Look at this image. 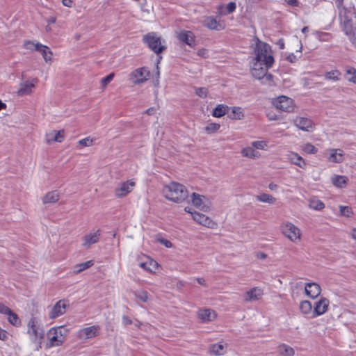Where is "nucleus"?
Returning <instances> with one entry per match:
<instances>
[{"label":"nucleus","mask_w":356,"mask_h":356,"mask_svg":"<svg viewBox=\"0 0 356 356\" xmlns=\"http://www.w3.org/2000/svg\"><path fill=\"white\" fill-rule=\"evenodd\" d=\"M163 196L168 200L181 204L188 197V191L181 184L172 181L163 186L161 191Z\"/></svg>","instance_id":"nucleus-1"},{"label":"nucleus","mask_w":356,"mask_h":356,"mask_svg":"<svg viewBox=\"0 0 356 356\" xmlns=\"http://www.w3.org/2000/svg\"><path fill=\"white\" fill-rule=\"evenodd\" d=\"M30 341L38 350L41 348V344L44 338V330L40 327L35 318H31L27 323V331Z\"/></svg>","instance_id":"nucleus-2"},{"label":"nucleus","mask_w":356,"mask_h":356,"mask_svg":"<svg viewBox=\"0 0 356 356\" xmlns=\"http://www.w3.org/2000/svg\"><path fill=\"white\" fill-rule=\"evenodd\" d=\"M70 330L63 325L51 327L47 332V348L62 346L66 340Z\"/></svg>","instance_id":"nucleus-3"},{"label":"nucleus","mask_w":356,"mask_h":356,"mask_svg":"<svg viewBox=\"0 0 356 356\" xmlns=\"http://www.w3.org/2000/svg\"><path fill=\"white\" fill-rule=\"evenodd\" d=\"M254 53L255 56L252 60L264 62V65H266V67H272L274 58L269 44L257 39Z\"/></svg>","instance_id":"nucleus-4"},{"label":"nucleus","mask_w":356,"mask_h":356,"mask_svg":"<svg viewBox=\"0 0 356 356\" xmlns=\"http://www.w3.org/2000/svg\"><path fill=\"white\" fill-rule=\"evenodd\" d=\"M282 234L293 243H299L302 240V232L300 229L293 222L285 220L280 225Z\"/></svg>","instance_id":"nucleus-5"},{"label":"nucleus","mask_w":356,"mask_h":356,"mask_svg":"<svg viewBox=\"0 0 356 356\" xmlns=\"http://www.w3.org/2000/svg\"><path fill=\"white\" fill-rule=\"evenodd\" d=\"M270 67H266L264 62L252 60L250 63V72L252 76L261 81L262 83H268L272 81L273 76L267 73Z\"/></svg>","instance_id":"nucleus-6"},{"label":"nucleus","mask_w":356,"mask_h":356,"mask_svg":"<svg viewBox=\"0 0 356 356\" xmlns=\"http://www.w3.org/2000/svg\"><path fill=\"white\" fill-rule=\"evenodd\" d=\"M143 40L148 44L149 47L156 54H159L165 49L163 44L164 41L161 37L155 33H150L143 37Z\"/></svg>","instance_id":"nucleus-7"},{"label":"nucleus","mask_w":356,"mask_h":356,"mask_svg":"<svg viewBox=\"0 0 356 356\" xmlns=\"http://www.w3.org/2000/svg\"><path fill=\"white\" fill-rule=\"evenodd\" d=\"M151 73L149 70L145 67H138L133 70L129 74V80L134 85L144 83L150 79Z\"/></svg>","instance_id":"nucleus-8"},{"label":"nucleus","mask_w":356,"mask_h":356,"mask_svg":"<svg viewBox=\"0 0 356 356\" xmlns=\"http://www.w3.org/2000/svg\"><path fill=\"white\" fill-rule=\"evenodd\" d=\"M293 288H304L305 295L313 300L316 299L318 296H319L321 293V288L320 285L316 282H307L305 284L299 282L296 283L293 286Z\"/></svg>","instance_id":"nucleus-9"},{"label":"nucleus","mask_w":356,"mask_h":356,"mask_svg":"<svg viewBox=\"0 0 356 356\" xmlns=\"http://www.w3.org/2000/svg\"><path fill=\"white\" fill-rule=\"evenodd\" d=\"M292 123L299 130L306 132H313L316 127L312 120L304 116H296L293 119Z\"/></svg>","instance_id":"nucleus-10"},{"label":"nucleus","mask_w":356,"mask_h":356,"mask_svg":"<svg viewBox=\"0 0 356 356\" xmlns=\"http://www.w3.org/2000/svg\"><path fill=\"white\" fill-rule=\"evenodd\" d=\"M337 6L340 8L339 15L341 21H343L344 27L352 26V21L356 18L355 8L351 4L348 6H342V2L339 6Z\"/></svg>","instance_id":"nucleus-11"},{"label":"nucleus","mask_w":356,"mask_h":356,"mask_svg":"<svg viewBox=\"0 0 356 356\" xmlns=\"http://www.w3.org/2000/svg\"><path fill=\"white\" fill-rule=\"evenodd\" d=\"M273 105L278 110L284 112H292L294 109L293 100L286 96L282 95L275 98L273 102Z\"/></svg>","instance_id":"nucleus-12"},{"label":"nucleus","mask_w":356,"mask_h":356,"mask_svg":"<svg viewBox=\"0 0 356 356\" xmlns=\"http://www.w3.org/2000/svg\"><path fill=\"white\" fill-rule=\"evenodd\" d=\"M38 82L37 78L21 81L16 92L17 95L20 97L30 95L35 88Z\"/></svg>","instance_id":"nucleus-13"},{"label":"nucleus","mask_w":356,"mask_h":356,"mask_svg":"<svg viewBox=\"0 0 356 356\" xmlns=\"http://www.w3.org/2000/svg\"><path fill=\"white\" fill-rule=\"evenodd\" d=\"M98 325H92L79 329L76 332V337L80 340H88L95 337L99 332Z\"/></svg>","instance_id":"nucleus-14"},{"label":"nucleus","mask_w":356,"mask_h":356,"mask_svg":"<svg viewBox=\"0 0 356 356\" xmlns=\"http://www.w3.org/2000/svg\"><path fill=\"white\" fill-rule=\"evenodd\" d=\"M136 186V182L133 179L127 180L120 183L115 189V195L118 197H123L130 193Z\"/></svg>","instance_id":"nucleus-15"},{"label":"nucleus","mask_w":356,"mask_h":356,"mask_svg":"<svg viewBox=\"0 0 356 356\" xmlns=\"http://www.w3.org/2000/svg\"><path fill=\"white\" fill-rule=\"evenodd\" d=\"M191 202L194 207L204 212L210 211L208 199L204 195L193 193L191 196Z\"/></svg>","instance_id":"nucleus-16"},{"label":"nucleus","mask_w":356,"mask_h":356,"mask_svg":"<svg viewBox=\"0 0 356 356\" xmlns=\"http://www.w3.org/2000/svg\"><path fill=\"white\" fill-rule=\"evenodd\" d=\"M330 302L325 297H321L314 303V318L325 314L330 307Z\"/></svg>","instance_id":"nucleus-17"},{"label":"nucleus","mask_w":356,"mask_h":356,"mask_svg":"<svg viewBox=\"0 0 356 356\" xmlns=\"http://www.w3.org/2000/svg\"><path fill=\"white\" fill-rule=\"evenodd\" d=\"M326 159L328 162L340 163L344 161V152L339 148L327 149L325 152Z\"/></svg>","instance_id":"nucleus-18"},{"label":"nucleus","mask_w":356,"mask_h":356,"mask_svg":"<svg viewBox=\"0 0 356 356\" xmlns=\"http://www.w3.org/2000/svg\"><path fill=\"white\" fill-rule=\"evenodd\" d=\"M264 296V289L260 286H254L246 291L243 294V300L246 302L259 300Z\"/></svg>","instance_id":"nucleus-19"},{"label":"nucleus","mask_w":356,"mask_h":356,"mask_svg":"<svg viewBox=\"0 0 356 356\" xmlns=\"http://www.w3.org/2000/svg\"><path fill=\"white\" fill-rule=\"evenodd\" d=\"M67 304L65 300H60L58 301L53 307H51L49 317L50 319H55L66 312Z\"/></svg>","instance_id":"nucleus-20"},{"label":"nucleus","mask_w":356,"mask_h":356,"mask_svg":"<svg viewBox=\"0 0 356 356\" xmlns=\"http://www.w3.org/2000/svg\"><path fill=\"white\" fill-rule=\"evenodd\" d=\"M141 261L139 262L138 266L146 271L154 273L158 269L159 265L157 261L146 255H143L140 257Z\"/></svg>","instance_id":"nucleus-21"},{"label":"nucleus","mask_w":356,"mask_h":356,"mask_svg":"<svg viewBox=\"0 0 356 356\" xmlns=\"http://www.w3.org/2000/svg\"><path fill=\"white\" fill-rule=\"evenodd\" d=\"M203 25L207 29L214 31H221L225 29L223 22L212 16L206 17L203 21Z\"/></svg>","instance_id":"nucleus-22"},{"label":"nucleus","mask_w":356,"mask_h":356,"mask_svg":"<svg viewBox=\"0 0 356 356\" xmlns=\"http://www.w3.org/2000/svg\"><path fill=\"white\" fill-rule=\"evenodd\" d=\"M65 138L64 130H51L46 134L45 140L48 144L53 143H61Z\"/></svg>","instance_id":"nucleus-23"},{"label":"nucleus","mask_w":356,"mask_h":356,"mask_svg":"<svg viewBox=\"0 0 356 356\" xmlns=\"http://www.w3.org/2000/svg\"><path fill=\"white\" fill-rule=\"evenodd\" d=\"M100 237V231L96 230L85 235L82 238V246L86 248H90L91 245L97 243Z\"/></svg>","instance_id":"nucleus-24"},{"label":"nucleus","mask_w":356,"mask_h":356,"mask_svg":"<svg viewBox=\"0 0 356 356\" xmlns=\"http://www.w3.org/2000/svg\"><path fill=\"white\" fill-rule=\"evenodd\" d=\"M192 218L197 223L203 226L213 228L215 225V222L209 217L197 211L192 213Z\"/></svg>","instance_id":"nucleus-25"},{"label":"nucleus","mask_w":356,"mask_h":356,"mask_svg":"<svg viewBox=\"0 0 356 356\" xmlns=\"http://www.w3.org/2000/svg\"><path fill=\"white\" fill-rule=\"evenodd\" d=\"M177 39L190 47H193L195 43V35L190 31L181 30L177 33Z\"/></svg>","instance_id":"nucleus-26"},{"label":"nucleus","mask_w":356,"mask_h":356,"mask_svg":"<svg viewBox=\"0 0 356 356\" xmlns=\"http://www.w3.org/2000/svg\"><path fill=\"white\" fill-rule=\"evenodd\" d=\"M227 352V344L223 341L213 343L209 346V353L215 356H221Z\"/></svg>","instance_id":"nucleus-27"},{"label":"nucleus","mask_w":356,"mask_h":356,"mask_svg":"<svg viewBox=\"0 0 356 356\" xmlns=\"http://www.w3.org/2000/svg\"><path fill=\"white\" fill-rule=\"evenodd\" d=\"M286 157L288 160L292 163L294 164L300 168L305 169L307 167V162L297 152H289L286 154Z\"/></svg>","instance_id":"nucleus-28"},{"label":"nucleus","mask_w":356,"mask_h":356,"mask_svg":"<svg viewBox=\"0 0 356 356\" xmlns=\"http://www.w3.org/2000/svg\"><path fill=\"white\" fill-rule=\"evenodd\" d=\"M197 316L203 322H209L215 320L217 314L211 309H201L197 312Z\"/></svg>","instance_id":"nucleus-29"},{"label":"nucleus","mask_w":356,"mask_h":356,"mask_svg":"<svg viewBox=\"0 0 356 356\" xmlns=\"http://www.w3.org/2000/svg\"><path fill=\"white\" fill-rule=\"evenodd\" d=\"M241 154L243 157L249 159H257L261 156V154L256 151L253 146H246L241 149Z\"/></svg>","instance_id":"nucleus-30"},{"label":"nucleus","mask_w":356,"mask_h":356,"mask_svg":"<svg viewBox=\"0 0 356 356\" xmlns=\"http://www.w3.org/2000/svg\"><path fill=\"white\" fill-rule=\"evenodd\" d=\"M300 313L304 316H311L314 318V305L309 300H302L299 304Z\"/></svg>","instance_id":"nucleus-31"},{"label":"nucleus","mask_w":356,"mask_h":356,"mask_svg":"<svg viewBox=\"0 0 356 356\" xmlns=\"http://www.w3.org/2000/svg\"><path fill=\"white\" fill-rule=\"evenodd\" d=\"M60 199V193L56 191H51L47 193L42 197V202L43 204H54L56 203Z\"/></svg>","instance_id":"nucleus-32"},{"label":"nucleus","mask_w":356,"mask_h":356,"mask_svg":"<svg viewBox=\"0 0 356 356\" xmlns=\"http://www.w3.org/2000/svg\"><path fill=\"white\" fill-rule=\"evenodd\" d=\"M236 8L235 2H229L227 5L219 4L217 7L218 13L220 15H227L232 13Z\"/></svg>","instance_id":"nucleus-33"},{"label":"nucleus","mask_w":356,"mask_h":356,"mask_svg":"<svg viewBox=\"0 0 356 356\" xmlns=\"http://www.w3.org/2000/svg\"><path fill=\"white\" fill-rule=\"evenodd\" d=\"M37 51L40 52L42 54L45 63H51L52 62L53 52L47 46L40 44Z\"/></svg>","instance_id":"nucleus-34"},{"label":"nucleus","mask_w":356,"mask_h":356,"mask_svg":"<svg viewBox=\"0 0 356 356\" xmlns=\"http://www.w3.org/2000/svg\"><path fill=\"white\" fill-rule=\"evenodd\" d=\"M348 181V177L343 175H334L331 177L332 184L338 188H345Z\"/></svg>","instance_id":"nucleus-35"},{"label":"nucleus","mask_w":356,"mask_h":356,"mask_svg":"<svg viewBox=\"0 0 356 356\" xmlns=\"http://www.w3.org/2000/svg\"><path fill=\"white\" fill-rule=\"evenodd\" d=\"M255 199L257 202L261 203H266L270 205L275 204L277 199L270 194L266 193H260L255 196Z\"/></svg>","instance_id":"nucleus-36"},{"label":"nucleus","mask_w":356,"mask_h":356,"mask_svg":"<svg viewBox=\"0 0 356 356\" xmlns=\"http://www.w3.org/2000/svg\"><path fill=\"white\" fill-rule=\"evenodd\" d=\"M278 353L281 356H294L295 350L286 343H282L277 347Z\"/></svg>","instance_id":"nucleus-37"},{"label":"nucleus","mask_w":356,"mask_h":356,"mask_svg":"<svg viewBox=\"0 0 356 356\" xmlns=\"http://www.w3.org/2000/svg\"><path fill=\"white\" fill-rule=\"evenodd\" d=\"M232 113L229 115L230 118L235 120H240L245 117L244 111L238 106H233L231 108Z\"/></svg>","instance_id":"nucleus-38"},{"label":"nucleus","mask_w":356,"mask_h":356,"mask_svg":"<svg viewBox=\"0 0 356 356\" xmlns=\"http://www.w3.org/2000/svg\"><path fill=\"white\" fill-rule=\"evenodd\" d=\"M341 77V72L338 70H333L325 73V79L327 81H338Z\"/></svg>","instance_id":"nucleus-39"},{"label":"nucleus","mask_w":356,"mask_h":356,"mask_svg":"<svg viewBox=\"0 0 356 356\" xmlns=\"http://www.w3.org/2000/svg\"><path fill=\"white\" fill-rule=\"evenodd\" d=\"M309 207L313 210L321 211L325 208V204L316 197H312L309 202Z\"/></svg>","instance_id":"nucleus-40"},{"label":"nucleus","mask_w":356,"mask_h":356,"mask_svg":"<svg viewBox=\"0 0 356 356\" xmlns=\"http://www.w3.org/2000/svg\"><path fill=\"white\" fill-rule=\"evenodd\" d=\"M93 264L94 262L92 260H89L86 262L76 264L73 267V273L74 274L80 273L83 270L88 269L92 266H93Z\"/></svg>","instance_id":"nucleus-41"},{"label":"nucleus","mask_w":356,"mask_h":356,"mask_svg":"<svg viewBox=\"0 0 356 356\" xmlns=\"http://www.w3.org/2000/svg\"><path fill=\"white\" fill-rule=\"evenodd\" d=\"M251 145L253 146L256 151H267L270 148L268 141L264 140L252 141Z\"/></svg>","instance_id":"nucleus-42"},{"label":"nucleus","mask_w":356,"mask_h":356,"mask_svg":"<svg viewBox=\"0 0 356 356\" xmlns=\"http://www.w3.org/2000/svg\"><path fill=\"white\" fill-rule=\"evenodd\" d=\"M229 108L224 104H218L213 111L212 115L215 118L224 116Z\"/></svg>","instance_id":"nucleus-43"},{"label":"nucleus","mask_w":356,"mask_h":356,"mask_svg":"<svg viewBox=\"0 0 356 356\" xmlns=\"http://www.w3.org/2000/svg\"><path fill=\"white\" fill-rule=\"evenodd\" d=\"M302 151L307 154H315L318 152V149L310 143H305L300 147Z\"/></svg>","instance_id":"nucleus-44"},{"label":"nucleus","mask_w":356,"mask_h":356,"mask_svg":"<svg viewBox=\"0 0 356 356\" xmlns=\"http://www.w3.org/2000/svg\"><path fill=\"white\" fill-rule=\"evenodd\" d=\"M345 33L348 36L351 42L356 46V29L353 26H346L344 28Z\"/></svg>","instance_id":"nucleus-45"},{"label":"nucleus","mask_w":356,"mask_h":356,"mask_svg":"<svg viewBox=\"0 0 356 356\" xmlns=\"http://www.w3.org/2000/svg\"><path fill=\"white\" fill-rule=\"evenodd\" d=\"M346 79L349 82L356 84V69L353 67H348L346 70L345 74Z\"/></svg>","instance_id":"nucleus-46"},{"label":"nucleus","mask_w":356,"mask_h":356,"mask_svg":"<svg viewBox=\"0 0 356 356\" xmlns=\"http://www.w3.org/2000/svg\"><path fill=\"white\" fill-rule=\"evenodd\" d=\"M41 43L35 41V40H26L24 42L23 46L26 49L30 51H38L39 45Z\"/></svg>","instance_id":"nucleus-47"},{"label":"nucleus","mask_w":356,"mask_h":356,"mask_svg":"<svg viewBox=\"0 0 356 356\" xmlns=\"http://www.w3.org/2000/svg\"><path fill=\"white\" fill-rule=\"evenodd\" d=\"M339 214L341 216L350 218L353 215V211L351 207L348 206L339 205Z\"/></svg>","instance_id":"nucleus-48"},{"label":"nucleus","mask_w":356,"mask_h":356,"mask_svg":"<svg viewBox=\"0 0 356 356\" xmlns=\"http://www.w3.org/2000/svg\"><path fill=\"white\" fill-rule=\"evenodd\" d=\"M8 321L11 325L15 327H19L21 325V321L19 318L13 311H11L8 315Z\"/></svg>","instance_id":"nucleus-49"},{"label":"nucleus","mask_w":356,"mask_h":356,"mask_svg":"<svg viewBox=\"0 0 356 356\" xmlns=\"http://www.w3.org/2000/svg\"><path fill=\"white\" fill-rule=\"evenodd\" d=\"M135 297L143 302H147L149 300V295L147 291L138 290L134 292Z\"/></svg>","instance_id":"nucleus-50"},{"label":"nucleus","mask_w":356,"mask_h":356,"mask_svg":"<svg viewBox=\"0 0 356 356\" xmlns=\"http://www.w3.org/2000/svg\"><path fill=\"white\" fill-rule=\"evenodd\" d=\"M95 138L88 136L79 140L77 143L82 147H91L94 145Z\"/></svg>","instance_id":"nucleus-51"},{"label":"nucleus","mask_w":356,"mask_h":356,"mask_svg":"<svg viewBox=\"0 0 356 356\" xmlns=\"http://www.w3.org/2000/svg\"><path fill=\"white\" fill-rule=\"evenodd\" d=\"M220 127V124L209 123L205 127L204 130L207 134H212L218 131Z\"/></svg>","instance_id":"nucleus-52"},{"label":"nucleus","mask_w":356,"mask_h":356,"mask_svg":"<svg viewBox=\"0 0 356 356\" xmlns=\"http://www.w3.org/2000/svg\"><path fill=\"white\" fill-rule=\"evenodd\" d=\"M114 77V74L111 73L107 75L106 77L103 78L101 81L102 86L103 88H105L106 86L113 80Z\"/></svg>","instance_id":"nucleus-53"},{"label":"nucleus","mask_w":356,"mask_h":356,"mask_svg":"<svg viewBox=\"0 0 356 356\" xmlns=\"http://www.w3.org/2000/svg\"><path fill=\"white\" fill-rule=\"evenodd\" d=\"M195 93L200 97L204 98L207 96L208 91L205 88H199L196 89Z\"/></svg>","instance_id":"nucleus-54"},{"label":"nucleus","mask_w":356,"mask_h":356,"mask_svg":"<svg viewBox=\"0 0 356 356\" xmlns=\"http://www.w3.org/2000/svg\"><path fill=\"white\" fill-rule=\"evenodd\" d=\"M12 310L3 303H0V314L8 316Z\"/></svg>","instance_id":"nucleus-55"},{"label":"nucleus","mask_w":356,"mask_h":356,"mask_svg":"<svg viewBox=\"0 0 356 356\" xmlns=\"http://www.w3.org/2000/svg\"><path fill=\"white\" fill-rule=\"evenodd\" d=\"M158 241L168 248H170L172 247V243L165 238H158Z\"/></svg>","instance_id":"nucleus-56"},{"label":"nucleus","mask_w":356,"mask_h":356,"mask_svg":"<svg viewBox=\"0 0 356 356\" xmlns=\"http://www.w3.org/2000/svg\"><path fill=\"white\" fill-rule=\"evenodd\" d=\"M208 53V50L204 48L200 49L197 51V54L202 58H207L209 56Z\"/></svg>","instance_id":"nucleus-57"},{"label":"nucleus","mask_w":356,"mask_h":356,"mask_svg":"<svg viewBox=\"0 0 356 356\" xmlns=\"http://www.w3.org/2000/svg\"><path fill=\"white\" fill-rule=\"evenodd\" d=\"M62 4L67 8H72L74 5V0H60Z\"/></svg>","instance_id":"nucleus-58"},{"label":"nucleus","mask_w":356,"mask_h":356,"mask_svg":"<svg viewBox=\"0 0 356 356\" xmlns=\"http://www.w3.org/2000/svg\"><path fill=\"white\" fill-rule=\"evenodd\" d=\"M122 322L124 325H129L132 324V321L127 316H122Z\"/></svg>","instance_id":"nucleus-59"},{"label":"nucleus","mask_w":356,"mask_h":356,"mask_svg":"<svg viewBox=\"0 0 356 356\" xmlns=\"http://www.w3.org/2000/svg\"><path fill=\"white\" fill-rule=\"evenodd\" d=\"M7 332L0 327V339L4 341L7 339Z\"/></svg>","instance_id":"nucleus-60"},{"label":"nucleus","mask_w":356,"mask_h":356,"mask_svg":"<svg viewBox=\"0 0 356 356\" xmlns=\"http://www.w3.org/2000/svg\"><path fill=\"white\" fill-rule=\"evenodd\" d=\"M56 22V18L54 16H50L46 19V22L47 24H52Z\"/></svg>","instance_id":"nucleus-61"},{"label":"nucleus","mask_w":356,"mask_h":356,"mask_svg":"<svg viewBox=\"0 0 356 356\" xmlns=\"http://www.w3.org/2000/svg\"><path fill=\"white\" fill-rule=\"evenodd\" d=\"M286 58L291 63H294L297 60V56L292 53L290 54Z\"/></svg>","instance_id":"nucleus-62"},{"label":"nucleus","mask_w":356,"mask_h":356,"mask_svg":"<svg viewBox=\"0 0 356 356\" xmlns=\"http://www.w3.org/2000/svg\"><path fill=\"white\" fill-rule=\"evenodd\" d=\"M349 234L353 239L356 240V228H352Z\"/></svg>","instance_id":"nucleus-63"},{"label":"nucleus","mask_w":356,"mask_h":356,"mask_svg":"<svg viewBox=\"0 0 356 356\" xmlns=\"http://www.w3.org/2000/svg\"><path fill=\"white\" fill-rule=\"evenodd\" d=\"M268 188L270 190V191H276L277 188H278V186L276 184H274V183H270L268 184Z\"/></svg>","instance_id":"nucleus-64"}]
</instances>
